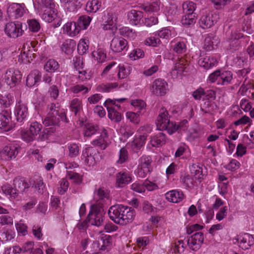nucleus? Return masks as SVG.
I'll return each instance as SVG.
<instances>
[{
    "mask_svg": "<svg viewBox=\"0 0 254 254\" xmlns=\"http://www.w3.org/2000/svg\"><path fill=\"white\" fill-rule=\"evenodd\" d=\"M18 153L17 147L14 145H10L5 146L1 151V154L3 156L7 157L6 159H11L15 158Z\"/></svg>",
    "mask_w": 254,
    "mask_h": 254,
    "instance_id": "obj_28",
    "label": "nucleus"
},
{
    "mask_svg": "<svg viewBox=\"0 0 254 254\" xmlns=\"http://www.w3.org/2000/svg\"><path fill=\"white\" fill-rule=\"evenodd\" d=\"M128 158V152L125 148H122L120 151L119 159L118 162L122 164L125 162Z\"/></svg>",
    "mask_w": 254,
    "mask_h": 254,
    "instance_id": "obj_63",
    "label": "nucleus"
},
{
    "mask_svg": "<svg viewBox=\"0 0 254 254\" xmlns=\"http://www.w3.org/2000/svg\"><path fill=\"white\" fill-rule=\"evenodd\" d=\"M204 241L203 234L202 232H196L188 240V244L193 251L198 250Z\"/></svg>",
    "mask_w": 254,
    "mask_h": 254,
    "instance_id": "obj_8",
    "label": "nucleus"
},
{
    "mask_svg": "<svg viewBox=\"0 0 254 254\" xmlns=\"http://www.w3.org/2000/svg\"><path fill=\"white\" fill-rule=\"evenodd\" d=\"M27 10L24 3H12L7 8V13L11 18L17 19L22 17Z\"/></svg>",
    "mask_w": 254,
    "mask_h": 254,
    "instance_id": "obj_4",
    "label": "nucleus"
},
{
    "mask_svg": "<svg viewBox=\"0 0 254 254\" xmlns=\"http://www.w3.org/2000/svg\"><path fill=\"white\" fill-rule=\"evenodd\" d=\"M98 130V127L96 125L92 124H86L84 127V135L85 136L90 137L95 134Z\"/></svg>",
    "mask_w": 254,
    "mask_h": 254,
    "instance_id": "obj_39",
    "label": "nucleus"
},
{
    "mask_svg": "<svg viewBox=\"0 0 254 254\" xmlns=\"http://www.w3.org/2000/svg\"><path fill=\"white\" fill-rule=\"evenodd\" d=\"M56 131L55 127H49L44 128L42 132L38 137V140L40 141H44L49 138L50 135H52L53 133Z\"/></svg>",
    "mask_w": 254,
    "mask_h": 254,
    "instance_id": "obj_41",
    "label": "nucleus"
},
{
    "mask_svg": "<svg viewBox=\"0 0 254 254\" xmlns=\"http://www.w3.org/2000/svg\"><path fill=\"white\" fill-rule=\"evenodd\" d=\"M198 64L203 67L204 69L207 70L213 66H216L218 62L217 59L212 56H205L204 57L199 58L198 61Z\"/></svg>",
    "mask_w": 254,
    "mask_h": 254,
    "instance_id": "obj_14",
    "label": "nucleus"
},
{
    "mask_svg": "<svg viewBox=\"0 0 254 254\" xmlns=\"http://www.w3.org/2000/svg\"><path fill=\"white\" fill-rule=\"evenodd\" d=\"M166 198L170 202L177 203L182 201L184 198V194L182 191L172 190L165 194Z\"/></svg>",
    "mask_w": 254,
    "mask_h": 254,
    "instance_id": "obj_19",
    "label": "nucleus"
},
{
    "mask_svg": "<svg viewBox=\"0 0 254 254\" xmlns=\"http://www.w3.org/2000/svg\"><path fill=\"white\" fill-rule=\"evenodd\" d=\"M217 15L211 13L202 15L199 20L200 27L203 29H206L212 26L217 21Z\"/></svg>",
    "mask_w": 254,
    "mask_h": 254,
    "instance_id": "obj_10",
    "label": "nucleus"
},
{
    "mask_svg": "<svg viewBox=\"0 0 254 254\" xmlns=\"http://www.w3.org/2000/svg\"><path fill=\"white\" fill-rule=\"evenodd\" d=\"M128 43L122 37H115L111 42V49L114 52L120 53L127 49Z\"/></svg>",
    "mask_w": 254,
    "mask_h": 254,
    "instance_id": "obj_9",
    "label": "nucleus"
},
{
    "mask_svg": "<svg viewBox=\"0 0 254 254\" xmlns=\"http://www.w3.org/2000/svg\"><path fill=\"white\" fill-rule=\"evenodd\" d=\"M145 42L148 45L153 47H156L161 43V40L157 36V34H155L154 36H151L147 38Z\"/></svg>",
    "mask_w": 254,
    "mask_h": 254,
    "instance_id": "obj_54",
    "label": "nucleus"
},
{
    "mask_svg": "<svg viewBox=\"0 0 254 254\" xmlns=\"http://www.w3.org/2000/svg\"><path fill=\"white\" fill-rule=\"evenodd\" d=\"M57 17V10L55 8L46 9L42 14V18L47 22H52Z\"/></svg>",
    "mask_w": 254,
    "mask_h": 254,
    "instance_id": "obj_31",
    "label": "nucleus"
},
{
    "mask_svg": "<svg viewBox=\"0 0 254 254\" xmlns=\"http://www.w3.org/2000/svg\"><path fill=\"white\" fill-rule=\"evenodd\" d=\"M67 176L70 180L74 181V183L79 184L82 182V178L80 174L73 171H67Z\"/></svg>",
    "mask_w": 254,
    "mask_h": 254,
    "instance_id": "obj_52",
    "label": "nucleus"
},
{
    "mask_svg": "<svg viewBox=\"0 0 254 254\" xmlns=\"http://www.w3.org/2000/svg\"><path fill=\"white\" fill-rule=\"evenodd\" d=\"M104 214V209L101 206L92 205L87 219L91 225L99 227L103 223Z\"/></svg>",
    "mask_w": 254,
    "mask_h": 254,
    "instance_id": "obj_2",
    "label": "nucleus"
},
{
    "mask_svg": "<svg viewBox=\"0 0 254 254\" xmlns=\"http://www.w3.org/2000/svg\"><path fill=\"white\" fill-rule=\"evenodd\" d=\"M216 98V92L213 90H204L203 99L209 101L215 100Z\"/></svg>",
    "mask_w": 254,
    "mask_h": 254,
    "instance_id": "obj_58",
    "label": "nucleus"
},
{
    "mask_svg": "<svg viewBox=\"0 0 254 254\" xmlns=\"http://www.w3.org/2000/svg\"><path fill=\"white\" fill-rule=\"evenodd\" d=\"M0 224L1 225H12L13 224V218L7 215H2L0 216Z\"/></svg>",
    "mask_w": 254,
    "mask_h": 254,
    "instance_id": "obj_61",
    "label": "nucleus"
},
{
    "mask_svg": "<svg viewBox=\"0 0 254 254\" xmlns=\"http://www.w3.org/2000/svg\"><path fill=\"white\" fill-rule=\"evenodd\" d=\"M101 6V2L100 0H91L88 1L86 4L85 9L88 12H96Z\"/></svg>",
    "mask_w": 254,
    "mask_h": 254,
    "instance_id": "obj_33",
    "label": "nucleus"
},
{
    "mask_svg": "<svg viewBox=\"0 0 254 254\" xmlns=\"http://www.w3.org/2000/svg\"><path fill=\"white\" fill-rule=\"evenodd\" d=\"M143 12L139 10L131 9L127 13L128 19L131 24L137 25L143 17Z\"/></svg>",
    "mask_w": 254,
    "mask_h": 254,
    "instance_id": "obj_22",
    "label": "nucleus"
},
{
    "mask_svg": "<svg viewBox=\"0 0 254 254\" xmlns=\"http://www.w3.org/2000/svg\"><path fill=\"white\" fill-rule=\"evenodd\" d=\"M4 32L10 38H17L22 35L24 32L22 24L18 21L8 22L5 26Z\"/></svg>",
    "mask_w": 254,
    "mask_h": 254,
    "instance_id": "obj_3",
    "label": "nucleus"
},
{
    "mask_svg": "<svg viewBox=\"0 0 254 254\" xmlns=\"http://www.w3.org/2000/svg\"><path fill=\"white\" fill-rule=\"evenodd\" d=\"M70 108L71 111L74 113V115L76 116L82 109L81 101L78 98L73 99L70 102Z\"/></svg>",
    "mask_w": 254,
    "mask_h": 254,
    "instance_id": "obj_38",
    "label": "nucleus"
},
{
    "mask_svg": "<svg viewBox=\"0 0 254 254\" xmlns=\"http://www.w3.org/2000/svg\"><path fill=\"white\" fill-rule=\"evenodd\" d=\"M144 56L143 51L140 49H134L129 54L130 58H134V60L136 59H139Z\"/></svg>",
    "mask_w": 254,
    "mask_h": 254,
    "instance_id": "obj_64",
    "label": "nucleus"
},
{
    "mask_svg": "<svg viewBox=\"0 0 254 254\" xmlns=\"http://www.w3.org/2000/svg\"><path fill=\"white\" fill-rule=\"evenodd\" d=\"M109 118L115 122H120L122 120L121 114L117 111L114 107L108 106Z\"/></svg>",
    "mask_w": 254,
    "mask_h": 254,
    "instance_id": "obj_37",
    "label": "nucleus"
},
{
    "mask_svg": "<svg viewBox=\"0 0 254 254\" xmlns=\"http://www.w3.org/2000/svg\"><path fill=\"white\" fill-rule=\"evenodd\" d=\"M15 114L17 121L20 123H23L28 115L27 106L20 102L18 103L15 107Z\"/></svg>",
    "mask_w": 254,
    "mask_h": 254,
    "instance_id": "obj_13",
    "label": "nucleus"
},
{
    "mask_svg": "<svg viewBox=\"0 0 254 254\" xmlns=\"http://www.w3.org/2000/svg\"><path fill=\"white\" fill-rule=\"evenodd\" d=\"M147 134L144 133L139 137H135L131 143L132 148L134 151L137 152L144 145L147 139Z\"/></svg>",
    "mask_w": 254,
    "mask_h": 254,
    "instance_id": "obj_27",
    "label": "nucleus"
},
{
    "mask_svg": "<svg viewBox=\"0 0 254 254\" xmlns=\"http://www.w3.org/2000/svg\"><path fill=\"white\" fill-rule=\"evenodd\" d=\"M1 190L5 194L10 195L11 197L15 198L17 197L16 192L14 191V187L12 188L9 184H6L2 186Z\"/></svg>",
    "mask_w": 254,
    "mask_h": 254,
    "instance_id": "obj_44",
    "label": "nucleus"
},
{
    "mask_svg": "<svg viewBox=\"0 0 254 254\" xmlns=\"http://www.w3.org/2000/svg\"><path fill=\"white\" fill-rule=\"evenodd\" d=\"M168 83L162 79H157L153 82L151 90L157 96L164 95L168 90Z\"/></svg>",
    "mask_w": 254,
    "mask_h": 254,
    "instance_id": "obj_7",
    "label": "nucleus"
},
{
    "mask_svg": "<svg viewBox=\"0 0 254 254\" xmlns=\"http://www.w3.org/2000/svg\"><path fill=\"white\" fill-rule=\"evenodd\" d=\"M169 118L168 111L164 108L161 109L156 122L158 129L166 127V124L169 123Z\"/></svg>",
    "mask_w": 254,
    "mask_h": 254,
    "instance_id": "obj_16",
    "label": "nucleus"
},
{
    "mask_svg": "<svg viewBox=\"0 0 254 254\" xmlns=\"http://www.w3.org/2000/svg\"><path fill=\"white\" fill-rule=\"evenodd\" d=\"M108 134L107 131L104 129L101 133L99 138L92 141L91 144L95 146L99 147L101 149H105L108 144Z\"/></svg>",
    "mask_w": 254,
    "mask_h": 254,
    "instance_id": "obj_18",
    "label": "nucleus"
},
{
    "mask_svg": "<svg viewBox=\"0 0 254 254\" xmlns=\"http://www.w3.org/2000/svg\"><path fill=\"white\" fill-rule=\"evenodd\" d=\"M10 116L7 111L0 113V129H3L5 131L9 130L10 128Z\"/></svg>",
    "mask_w": 254,
    "mask_h": 254,
    "instance_id": "obj_25",
    "label": "nucleus"
},
{
    "mask_svg": "<svg viewBox=\"0 0 254 254\" xmlns=\"http://www.w3.org/2000/svg\"><path fill=\"white\" fill-rule=\"evenodd\" d=\"M166 127H164L162 128H159V130H166L168 133L170 134H172L176 131H177V127H176V124L174 123L173 122L169 121V123L166 124Z\"/></svg>",
    "mask_w": 254,
    "mask_h": 254,
    "instance_id": "obj_55",
    "label": "nucleus"
},
{
    "mask_svg": "<svg viewBox=\"0 0 254 254\" xmlns=\"http://www.w3.org/2000/svg\"><path fill=\"white\" fill-rule=\"evenodd\" d=\"M69 150V156L70 157H75L79 154V146L75 143L70 144L68 147Z\"/></svg>",
    "mask_w": 254,
    "mask_h": 254,
    "instance_id": "obj_53",
    "label": "nucleus"
},
{
    "mask_svg": "<svg viewBox=\"0 0 254 254\" xmlns=\"http://www.w3.org/2000/svg\"><path fill=\"white\" fill-rule=\"evenodd\" d=\"M80 31L77 24L75 22H68L63 27L64 33H66L70 36H74Z\"/></svg>",
    "mask_w": 254,
    "mask_h": 254,
    "instance_id": "obj_20",
    "label": "nucleus"
},
{
    "mask_svg": "<svg viewBox=\"0 0 254 254\" xmlns=\"http://www.w3.org/2000/svg\"><path fill=\"white\" fill-rule=\"evenodd\" d=\"M108 214L110 219L115 223L125 225L133 221L135 211L133 208L127 205L116 204L109 208Z\"/></svg>",
    "mask_w": 254,
    "mask_h": 254,
    "instance_id": "obj_1",
    "label": "nucleus"
},
{
    "mask_svg": "<svg viewBox=\"0 0 254 254\" xmlns=\"http://www.w3.org/2000/svg\"><path fill=\"white\" fill-rule=\"evenodd\" d=\"M166 141V135L159 132L151 137L150 143L153 147H159L165 144Z\"/></svg>",
    "mask_w": 254,
    "mask_h": 254,
    "instance_id": "obj_23",
    "label": "nucleus"
},
{
    "mask_svg": "<svg viewBox=\"0 0 254 254\" xmlns=\"http://www.w3.org/2000/svg\"><path fill=\"white\" fill-rule=\"evenodd\" d=\"M101 251H108L112 244V237L109 235H102L95 243Z\"/></svg>",
    "mask_w": 254,
    "mask_h": 254,
    "instance_id": "obj_15",
    "label": "nucleus"
},
{
    "mask_svg": "<svg viewBox=\"0 0 254 254\" xmlns=\"http://www.w3.org/2000/svg\"><path fill=\"white\" fill-rule=\"evenodd\" d=\"M41 74L38 70H34L27 76L26 79V85L28 87L33 86L36 83L40 81Z\"/></svg>",
    "mask_w": 254,
    "mask_h": 254,
    "instance_id": "obj_24",
    "label": "nucleus"
},
{
    "mask_svg": "<svg viewBox=\"0 0 254 254\" xmlns=\"http://www.w3.org/2000/svg\"><path fill=\"white\" fill-rule=\"evenodd\" d=\"M181 183L186 187L192 188L194 186L193 178L190 175L185 176L181 178Z\"/></svg>",
    "mask_w": 254,
    "mask_h": 254,
    "instance_id": "obj_46",
    "label": "nucleus"
},
{
    "mask_svg": "<svg viewBox=\"0 0 254 254\" xmlns=\"http://www.w3.org/2000/svg\"><path fill=\"white\" fill-rule=\"evenodd\" d=\"M130 67L126 68L124 65L119 64L118 65V76L119 79H124L127 77L130 74Z\"/></svg>",
    "mask_w": 254,
    "mask_h": 254,
    "instance_id": "obj_42",
    "label": "nucleus"
},
{
    "mask_svg": "<svg viewBox=\"0 0 254 254\" xmlns=\"http://www.w3.org/2000/svg\"><path fill=\"white\" fill-rule=\"evenodd\" d=\"M140 167L143 168H149L152 162L151 158L149 156H143L139 160Z\"/></svg>",
    "mask_w": 254,
    "mask_h": 254,
    "instance_id": "obj_57",
    "label": "nucleus"
},
{
    "mask_svg": "<svg viewBox=\"0 0 254 254\" xmlns=\"http://www.w3.org/2000/svg\"><path fill=\"white\" fill-rule=\"evenodd\" d=\"M187 50L186 45L184 42H178L175 43L173 46V50L177 54H183L186 52Z\"/></svg>",
    "mask_w": 254,
    "mask_h": 254,
    "instance_id": "obj_51",
    "label": "nucleus"
},
{
    "mask_svg": "<svg viewBox=\"0 0 254 254\" xmlns=\"http://www.w3.org/2000/svg\"><path fill=\"white\" fill-rule=\"evenodd\" d=\"M88 50V45L84 39H81L77 45V51L80 55L86 54Z\"/></svg>",
    "mask_w": 254,
    "mask_h": 254,
    "instance_id": "obj_50",
    "label": "nucleus"
},
{
    "mask_svg": "<svg viewBox=\"0 0 254 254\" xmlns=\"http://www.w3.org/2000/svg\"><path fill=\"white\" fill-rule=\"evenodd\" d=\"M188 65L189 63L188 61L184 58H181L175 64L173 70H177L178 71L177 73H182L183 72H187Z\"/></svg>",
    "mask_w": 254,
    "mask_h": 254,
    "instance_id": "obj_34",
    "label": "nucleus"
},
{
    "mask_svg": "<svg viewBox=\"0 0 254 254\" xmlns=\"http://www.w3.org/2000/svg\"><path fill=\"white\" fill-rule=\"evenodd\" d=\"M131 177L128 172L121 171L116 174V186L118 188H122L129 183Z\"/></svg>",
    "mask_w": 254,
    "mask_h": 254,
    "instance_id": "obj_12",
    "label": "nucleus"
},
{
    "mask_svg": "<svg viewBox=\"0 0 254 254\" xmlns=\"http://www.w3.org/2000/svg\"><path fill=\"white\" fill-rule=\"evenodd\" d=\"M70 90L72 93L74 94H77L80 92L83 91L82 94H85L89 91V89L87 87L81 84H76L71 87L70 88Z\"/></svg>",
    "mask_w": 254,
    "mask_h": 254,
    "instance_id": "obj_49",
    "label": "nucleus"
},
{
    "mask_svg": "<svg viewBox=\"0 0 254 254\" xmlns=\"http://www.w3.org/2000/svg\"><path fill=\"white\" fill-rule=\"evenodd\" d=\"M119 33L121 35L127 38H133L134 32L132 29L128 27H123L119 29Z\"/></svg>",
    "mask_w": 254,
    "mask_h": 254,
    "instance_id": "obj_47",
    "label": "nucleus"
},
{
    "mask_svg": "<svg viewBox=\"0 0 254 254\" xmlns=\"http://www.w3.org/2000/svg\"><path fill=\"white\" fill-rule=\"evenodd\" d=\"M29 182L32 187H34L38 190L40 193H43L45 189V186L43 182L41 177L35 175L30 178Z\"/></svg>",
    "mask_w": 254,
    "mask_h": 254,
    "instance_id": "obj_21",
    "label": "nucleus"
},
{
    "mask_svg": "<svg viewBox=\"0 0 254 254\" xmlns=\"http://www.w3.org/2000/svg\"><path fill=\"white\" fill-rule=\"evenodd\" d=\"M127 117L130 121L134 124H138L140 122L139 115L137 113L128 112L127 113Z\"/></svg>",
    "mask_w": 254,
    "mask_h": 254,
    "instance_id": "obj_56",
    "label": "nucleus"
},
{
    "mask_svg": "<svg viewBox=\"0 0 254 254\" xmlns=\"http://www.w3.org/2000/svg\"><path fill=\"white\" fill-rule=\"evenodd\" d=\"M47 108L49 110L48 113H53V114H55V115L61 117L63 119H65L66 114L63 110L61 109L59 103H51L48 105Z\"/></svg>",
    "mask_w": 254,
    "mask_h": 254,
    "instance_id": "obj_30",
    "label": "nucleus"
},
{
    "mask_svg": "<svg viewBox=\"0 0 254 254\" xmlns=\"http://www.w3.org/2000/svg\"><path fill=\"white\" fill-rule=\"evenodd\" d=\"M92 18L89 16L83 15L79 17L76 22L80 30L87 29L91 22Z\"/></svg>",
    "mask_w": 254,
    "mask_h": 254,
    "instance_id": "obj_35",
    "label": "nucleus"
},
{
    "mask_svg": "<svg viewBox=\"0 0 254 254\" xmlns=\"http://www.w3.org/2000/svg\"><path fill=\"white\" fill-rule=\"evenodd\" d=\"M13 185L14 189V191H16L17 196L18 194L22 193L26 189L29 187V184L23 178L19 177L14 179Z\"/></svg>",
    "mask_w": 254,
    "mask_h": 254,
    "instance_id": "obj_17",
    "label": "nucleus"
},
{
    "mask_svg": "<svg viewBox=\"0 0 254 254\" xmlns=\"http://www.w3.org/2000/svg\"><path fill=\"white\" fill-rule=\"evenodd\" d=\"M92 54L100 63L103 62L106 58V54L102 49H99L97 52H93Z\"/></svg>",
    "mask_w": 254,
    "mask_h": 254,
    "instance_id": "obj_59",
    "label": "nucleus"
},
{
    "mask_svg": "<svg viewBox=\"0 0 254 254\" xmlns=\"http://www.w3.org/2000/svg\"><path fill=\"white\" fill-rule=\"evenodd\" d=\"M61 122L67 123V119L65 115V119H63L61 117L55 115L53 113H48L47 116L44 120L43 123L46 127L53 126L52 127H60Z\"/></svg>",
    "mask_w": 254,
    "mask_h": 254,
    "instance_id": "obj_6",
    "label": "nucleus"
},
{
    "mask_svg": "<svg viewBox=\"0 0 254 254\" xmlns=\"http://www.w3.org/2000/svg\"><path fill=\"white\" fill-rule=\"evenodd\" d=\"M239 247L243 250L249 249L254 244V239L252 235L245 233L240 235L237 239Z\"/></svg>",
    "mask_w": 254,
    "mask_h": 254,
    "instance_id": "obj_11",
    "label": "nucleus"
},
{
    "mask_svg": "<svg viewBox=\"0 0 254 254\" xmlns=\"http://www.w3.org/2000/svg\"><path fill=\"white\" fill-rule=\"evenodd\" d=\"M157 35L159 38L165 40L166 42L171 36V32L168 28H164L158 31Z\"/></svg>",
    "mask_w": 254,
    "mask_h": 254,
    "instance_id": "obj_48",
    "label": "nucleus"
},
{
    "mask_svg": "<svg viewBox=\"0 0 254 254\" xmlns=\"http://www.w3.org/2000/svg\"><path fill=\"white\" fill-rule=\"evenodd\" d=\"M22 75L19 70H8L5 73L4 82L10 87H14L20 82Z\"/></svg>",
    "mask_w": 254,
    "mask_h": 254,
    "instance_id": "obj_5",
    "label": "nucleus"
},
{
    "mask_svg": "<svg viewBox=\"0 0 254 254\" xmlns=\"http://www.w3.org/2000/svg\"><path fill=\"white\" fill-rule=\"evenodd\" d=\"M59 67L58 63L53 59L49 60L44 66L45 70L48 72H54Z\"/></svg>",
    "mask_w": 254,
    "mask_h": 254,
    "instance_id": "obj_40",
    "label": "nucleus"
},
{
    "mask_svg": "<svg viewBox=\"0 0 254 254\" xmlns=\"http://www.w3.org/2000/svg\"><path fill=\"white\" fill-rule=\"evenodd\" d=\"M233 79V73L231 71L225 70L222 72L220 71V75L218 84L227 85L231 83Z\"/></svg>",
    "mask_w": 254,
    "mask_h": 254,
    "instance_id": "obj_29",
    "label": "nucleus"
},
{
    "mask_svg": "<svg viewBox=\"0 0 254 254\" xmlns=\"http://www.w3.org/2000/svg\"><path fill=\"white\" fill-rule=\"evenodd\" d=\"M42 128V125L41 124L37 122H32L30 126L29 132L36 136L39 134Z\"/></svg>",
    "mask_w": 254,
    "mask_h": 254,
    "instance_id": "obj_43",
    "label": "nucleus"
},
{
    "mask_svg": "<svg viewBox=\"0 0 254 254\" xmlns=\"http://www.w3.org/2000/svg\"><path fill=\"white\" fill-rule=\"evenodd\" d=\"M212 104L209 101H206L201 105L200 110L204 114H209L211 112V106Z\"/></svg>",
    "mask_w": 254,
    "mask_h": 254,
    "instance_id": "obj_62",
    "label": "nucleus"
},
{
    "mask_svg": "<svg viewBox=\"0 0 254 254\" xmlns=\"http://www.w3.org/2000/svg\"><path fill=\"white\" fill-rule=\"evenodd\" d=\"M76 48V42L72 39L66 40L62 45L61 49L66 55H70Z\"/></svg>",
    "mask_w": 254,
    "mask_h": 254,
    "instance_id": "obj_26",
    "label": "nucleus"
},
{
    "mask_svg": "<svg viewBox=\"0 0 254 254\" xmlns=\"http://www.w3.org/2000/svg\"><path fill=\"white\" fill-rule=\"evenodd\" d=\"M183 12L185 14H196L194 11L196 8V4L190 0H187L183 2Z\"/></svg>",
    "mask_w": 254,
    "mask_h": 254,
    "instance_id": "obj_32",
    "label": "nucleus"
},
{
    "mask_svg": "<svg viewBox=\"0 0 254 254\" xmlns=\"http://www.w3.org/2000/svg\"><path fill=\"white\" fill-rule=\"evenodd\" d=\"M27 23L29 30L32 32H37L40 29V24L39 22L35 19L28 20Z\"/></svg>",
    "mask_w": 254,
    "mask_h": 254,
    "instance_id": "obj_45",
    "label": "nucleus"
},
{
    "mask_svg": "<svg viewBox=\"0 0 254 254\" xmlns=\"http://www.w3.org/2000/svg\"><path fill=\"white\" fill-rule=\"evenodd\" d=\"M48 92L50 97L54 100H56L59 95L58 87L55 85H53L49 88Z\"/></svg>",
    "mask_w": 254,
    "mask_h": 254,
    "instance_id": "obj_60",
    "label": "nucleus"
},
{
    "mask_svg": "<svg viewBox=\"0 0 254 254\" xmlns=\"http://www.w3.org/2000/svg\"><path fill=\"white\" fill-rule=\"evenodd\" d=\"M196 14H185L182 16L181 23L182 25L186 27H190L193 25L196 20Z\"/></svg>",
    "mask_w": 254,
    "mask_h": 254,
    "instance_id": "obj_36",
    "label": "nucleus"
}]
</instances>
